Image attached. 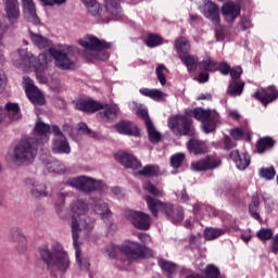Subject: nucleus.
<instances>
[{
  "mask_svg": "<svg viewBox=\"0 0 278 278\" xmlns=\"http://www.w3.org/2000/svg\"><path fill=\"white\" fill-rule=\"evenodd\" d=\"M77 48L74 46H63L62 49L56 50L55 48L50 49V62L51 58H54L55 66L62 68V71H73L77 68V59L75 52Z\"/></svg>",
  "mask_w": 278,
  "mask_h": 278,
  "instance_id": "obj_8",
  "label": "nucleus"
},
{
  "mask_svg": "<svg viewBox=\"0 0 278 278\" xmlns=\"http://www.w3.org/2000/svg\"><path fill=\"white\" fill-rule=\"evenodd\" d=\"M33 142L38 144H47L49 142V138H51V126L42 121V118L38 117L35 127L33 130Z\"/></svg>",
  "mask_w": 278,
  "mask_h": 278,
  "instance_id": "obj_12",
  "label": "nucleus"
},
{
  "mask_svg": "<svg viewBox=\"0 0 278 278\" xmlns=\"http://www.w3.org/2000/svg\"><path fill=\"white\" fill-rule=\"evenodd\" d=\"M195 121L202 123L204 134H214L216 131V125L220 123V116L214 110H205L203 108H195L191 111Z\"/></svg>",
  "mask_w": 278,
  "mask_h": 278,
  "instance_id": "obj_10",
  "label": "nucleus"
},
{
  "mask_svg": "<svg viewBox=\"0 0 278 278\" xmlns=\"http://www.w3.org/2000/svg\"><path fill=\"white\" fill-rule=\"evenodd\" d=\"M49 62H51V56H48L47 53H41L38 56V61L36 62V58L31 52H28L25 49H21L17 51L16 58L13 60L14 66L16 68H35L37 79L39 84H49Z\"/></svg>",
  "mask_w": 278,
  "mask_h": 278,
  "instance_id": "obj_1",
  "label": "nucleus"
},
{
  "mask_svg": "<svg viewBox=\"0 0 278 278\" xmlns=\"http://www.w3.org/2000/svg\"><path fill=\"white\" fill-rule=\"evenodd\" d=\"M186 159V155L184 153H176L170 156V166L173 168H179L181 164H184V160Z\"/></svg>",
  "mask_w": 278,
  "mask_h": 278,
  "instance_id": "obj_53",
  "label": "nucleus"
},
{
  "mask_svg": "<svg viewBox=\"0 0 278 278\" xmlns=\"http://www.w3.org/2000/svg\"><path fill=\"white\" fill-rule=\"evenodd\" d=\"M105 10L113 18H121L123 10L118 0H105Z\"/></svg>",
  "mask_w": 278,
  "mask_h": 278,
  "instance_id": "obj_34",
  "label": "nucleus"
},
{
  "mask_svg": "<svg viewBox=\"0 0 278 278\" xmlns=\"http://www.w3.org/2000/svg\"><path fill=\"white\" fill-rule=\"evenodd\" d=\"M155 73L161 86H166V73H168V68L164 64H160L155 68Z\"/></svg>",
  "mask_w": 278,
  "mask_h": 278,
  "instance_id": "obj_51",
  "label": "nucleus"
},
{
  "mask_svg": "<svg viewBox=\"0 0 278 278\" xmlns=\"http://www.w3.org/2000/svg\"><path fill=\"white\" fill-rule=\"evenodd\" d=\"M241 9L236 2H226L222 5V15L226 23H233L240 16Z\"/></svg>",
  "mask_w": 278,
  "mask_h": 278,
  "instance_id": "obj_20",
  "label": "nucleus"
},
{
  "mask_svg": "<svg viewBox=\"0 0 278 278\" xmlns=\"http://www.w3.org/2000/svg\"><path fill=\"white\" fill-rule=\"evenodd\" d=\"M236 147V141H233L231 139V137L229 136H225L224 137V149H226L227 151H229L230 149H233Z\"/></svg>",
  "mask_w": 278,
  "mask_h": 278,
  "instance_id": "obj_60",
  "label": "nucleus"
},
{
  "mask_svg": "<svg viewBox=\"0 0 278 278\" xmlns=\"http://www.w3.org/2000/svg\"><path fill=\"white\" fill-rule=\"evenodd\" d=\"M5 16H0V64L5 62V56L3 55V34L10 29H16L18 27V20L21 18V4L18 2H10L4 4Z\"/></svg>",
  "mask_w": 278,
  "mask_h": 278,
  "instance_id": "obj_6",
  "label": "nucleus"
},
{
  "mask_svg": "<svg viewBox=\"0 0 278 278\" xmlns=\"http://www.w3.org/2000/svg\"><path fill=\"white\" fill-rule=\"evenodd\" d=\"M39 253L48 268H54V270H59V273H66V270L71 268L68 253H66L64 247L58 242L52 243L51 249H49V247L41 248Z\"/></svg>",
  "mask_w": 278,
  "mask_h": 278,
  "instance_id": "obj_2",
  "label": "nucleus"
},
{
  "mask_svg": "<svg viewBox=\"0 0 278 278\" xmlns=\"http://www.w3.org/2000/svg\"><path fill=\"white\" fill-rule=\"evenodd\" d=\"M63 131L70 136V138H73V140H75L76 142H79V140H81V137L79 135H76V129L73 128V126H71L70 124H65L63 126Z\"/></svg>",
  "mask_w": 278,
  "mask_h": 278,
  "instance_id": "obj_56",
  "label": "nucleus"
},
{
  "mask_svg": "<svg viewBox=\"0 0 278 278\" xmlns=\"http://www.w3.org/2000/svg\"><path fill=\"white\" fill-rule=\"evenodd\" d=\"M103 104L93 100H78L76 101V110L79 112H99Z\"/></svg>",
  "mask_w": 278,
  "mask_h": 278,
  "instance_id": "obj_30",
  "label": "nucleus"
},
{
  "mask_svg": "<svg viewBox=\"0 0 278 278\" xmlns=\"http://www.w3.org/2000/svg\"><path fill=\"white\" fill-rule=\"evenodd\" d=\"M3 110L10 121H18V118H21V106L18 103L8 102Z\"/></svg>",
  "mask_w": 278,
  "mask_h": 278,
  "instance_id": "obj_33",
  "label": "nucleus"
},
{
  "mask_svg": "<svg viewBox=\"0 0 278 278\" xmlns=\"http://www.w3.org/2000/svg\"><path fill=\"white\" fill-rule=\"evenodd\" d=\"M102 112H100V116H102L103 121H115L118 116V105L113 104H102V108L100 109Z\"/></svg>",
  "mask_w": 278,
  "mask_h": 278,
  "instance_id": "obj_31",
  "label": "nucleus"
},
{
  "mask_svg": "<svg viewBox=\"0 0 278 278\" xmlns=\"http://www.w3.org/2000/svg\"><path fill=\"white\" fill-rule=\"evenodd\" d=\"M241 75H242V67L236 66L230 70L231 79H240Z\"/></svg>",
  "mask_w": 278,
  "mask_h": 278,
  "instance_id": "obj_62",
  "label": "nucleus"
},
{
  "mask_svg": "<svg viewBox=\"0 0 278 278\" xmlns=\"http://www.w3.org/2000/svg\"><path fill=\"white\" fill-rule=\"evenodd\" d=\"M148 138L151 142L157 143L160 140H162V134L159 132L157 128H155V125L153 124L152 121H147L146 125Z\"/></svg>",
  "mask_w": 278,
  "mask_h": 278,
  "instance_id": "obj_37",
  "label": "nucleus"
},
{
  "mask_svg": "<svg viewBox=\"0 0 278 278\" xmlns=\"http://www.w3.org/2000/svg\"><path fill=\"white\" fill-rule=\"evenodd\" d=\"M116 162H119L124 168H131L132 170H138L142 167V163L134 156V154L125 151H118L115 153Z\"/></svg>",
  "mask_w": 278,
  "mask_h": 278,
  "instance_id": "obj_18",
  "label": "nucleus"
},
{
  "mask_svg": "<svg viewBox=\"0 0 278 278\" xmlns=\"http://www.w3.org/2000/svg\"><path fill=\"white\" fill-rule=\"evenodd\" d=\"M230 160L235 162L238 170H247L251 165V156L247 153H240L238 150L230 152Z\"/></svg>",
  "mask_w": 278,
  "mask_h": 278,
  "instance_id": "obj_23",
  "label": "nucleus"
},
{
  "mask_svg": "<svg viewBox=\"0 0 278 278\" xmlns=\"http://www.w3.org/2000/svg\"><path fill=\"white\" fill-rule=\"evenodd\" d=\"M83 3L87 8L88 13L94 16L99 23H110V18L101 14V4L97 0H83Z\"/></svg>",
  "mask_w": 278,
  "mask_h": 278,
  "instance_id": "obj_22",
  "label": "nucleus"
},
{
  "mask_svg": "<svg viewBox=\"0 0 278 278\" xmlns=\"http://www.w3.org/2000/svg\"><path fill=\"white\" fill-rule=\"evenodd\" d=\"M204 15L210 18L215 25L220 23V15L218 14V7L213 2H207L204 7Z\"/></svg>",
  "mask_w": 278,
  "mask_h": 278,
  "instance_id": "obj_32",
  "label": "nucleus"
},
{
  "mask_svg": "<svg viewBox=\"0 0 278 278\" xmlns=\"http://www.w3.org/2000/svg\"><path fill=\"white\" fill-rule=\"evenodd\" d=\"M10 242H20V244H25L26 239L23 231L18 228H13L9 235Z\"/></svg>",
  "mask_w": 278,
  "mask_h": 278,
  "instance_id": "obj_47",
  "label": "nucleus"
},
{
  "mask_svg": "<svg viewBox=\"0 0 278 278\" xmlns=\"http://www.w3.org/2000/svg\"><path fill=\"white\" fill-rule=\"evenodd\" d=\"M126 217L136 227V229H141L147 231L151 227V216L144 212L140 211H128L126 212Z\"/></svg>",
  "mask_w": 278,
  "mask_h": 278,
  "instance_id": "obj_16",
  "label": "nucleus"
},
{
  "mask_svg": "<svg viewBox=\"0 0 278 278\" xmlns=\"http://www.w3.org/2000/svg\"><path fill=\"white\" fill-rule=\"evenodd\" d=\"M222 161L218 156H206L200 161H194L191 163V170L194 173H201L203 170H214L220 166Z\"/></svg>",
  "mask_w": 278,
  "mask_h": 278,
  "instance_id": "obj_17",
  "label": "nucleus"
},
{
  "mask_svg": "<svg viewBox=\"0 0 278 278\" xmlns=\"http://www.w3.org/2000/svg\"><path fill=\"white\" fill-rule=\"evenodd\" d=\"M25 184L27 188H29L31 197L35 199L48 197L49 192H47V185L43 182L36 180V178H27Z\"/></svg>",
  "mask_w": 278,
  "mask_h": 278,
  "instance_id": "obj_19",
  "label": "nucleus"
},
{
  "mask_svg": "<svg viewBox=\"0 0 278 278\" xmlns=\"http://www.w3.org/2000/svg\"><path fill=\"white\" fill-rule=\"evenodd\" d=\"M254 99L261 101L263 105H268V103H273L275 99L278 97V90L275 87H268L266 89L261 88L254 94Z\"/></svg>",
  "mask_w": 278,
  "mask_h": 278,
  "instance_id": "obj_21",
  "label": "nucleus"
},
{
  "mask_svg": "<svg viewBox=\"0 0 278 278\" xmlns=\"http://www.w3.org/2000/svg\"><path fill=\"white\" fill-rule=\"evenodd\" d=\"M66 186L71 188H76V190H80V192H105L108 190V185L103 182V180L94 179L88 176H78L74 178H70L66 181Z\"/></svg>",
  "mask_w": 278,
  "mask_h": 278,
  "instance_id": "obj_9",
  "label": "nucleus"
},
{
  "mask_svg": "<svg viewBox=\"0 0 278 278\" xmlns=\"http://www.w3.org/2000/svg\"><path fill=\"white\" fill-rule=\"evenodd\" d=\"M225 233H229V228H206L204 230V238L212 241L220 238V236H225Z\"/></svg>",
  "mask_w": 278,
  "mask_h": 278,
  "instance_id": "obj_38",
  "label": "nucleus"
},
{
  "mask_svg": "<svg viewBox=\"0 0 278 278\" xmlns=\"http://www.w3.org/2000/svg\"><path fill=\"white\" fill-rule=\"evenodd\" d=\"M187 148L194 153V155H201V153H205L207 151V146L203 141H199L198 139H191L187 143Z\"/></svg>",
  "mask_w": 278,
  "mask_h": 278,
  "instance_id": "obj_36",
  "label": "nucleus"
},
{
  "mask_svg": "<svg viewBox=\"0 0 278 278\" xmlns=\"http://www.w3.org/2000/svg\"><path fill=\"white\" fill-rule=\"evenodd\" d=\"M73 244L75 249L76 262L80 268V270H88L90 268V262L87 257L81 256V250L79 249V235L74 233L73 236Z\"/></svg>",
  "mask_w": 278,
  "mask_h": 278,
  "instance_id": "obj_28",
  "label": "nucleus"
},
{
  "mask_svg": "<svg viewBox=\"0 0 278 278\" xmlns=\"http://www.w3.org/2000/svg\"><path fill=\"white\" fill-rule=\"evenodd\" d=\"M28 31H29L30 40L35 45V47H38V49H49V51H51L52 49L51 47H53V42L49 38L40 34L34 33L31 31V29H29ZM43 53H46L47 55H51L50 52H43Z\"/></svg>",
  "mask_w": 278,
  "mask_h": 278,
  "instance_id": "obj_25",
  "label": "nucleus"
},
{
  "mask_svg": "<svg viewBox=\"0 0 278 278\" xmlns=\"http://www.w3.org/2000/svg\"><path fill=\"white\" fill-rule=\"evenodd\" d=\"M168 127L175 136H194L192 119L182 115H174L168 119Z\"/></svg>",
  "mask_w": 278,
  "mask_h": 278,
  "instance_id": "obj_11",
  "label": "nucleus"
},
{
  "mask_svg": "<svg viewBox=\"0 0 278 278\" xmlns=\"http://www.w3.org/2000/svg\"><path fill=\"white\" fill-rule=\"evenodd\" d=\"M55 210L60 218H68V210L64 207V197H61V202L55 204Z\"/></svg>",
  "mask_w": 278,
  "mask_h": 278,
  "instance_id": "obj_57",
  "label": "nucleus"
},
{
  "mask_svg": "<svg viewBox=\"0 0 278 278\" xmlns=\"http://www.w3.org/2000/svg\"><path fill=\"white\" fill-rule=\"evenodd\" d=\"M22 1L24 7V14L27 21H29V23H33L34 25H40V18L36 13V4L34 3V0H22Z\"/></svg>",
  "mask_w": 278,
  "mask_h": 278,
  "instance_id": "obj_27",
  "label": "nucleus"
},
{
  "mask_svg": "<svg viewBox=\"0 0 278 278\" xmlns=\"http://www.w3.org/2000/svg\"><path fill=\"white\" fill-rule=\"evenodd\" d=\"M139 175H143V177H157L160 175V167L157 165H147L139 170Z\"/></svg>",
  "mask_w": 278,
  "mask_h": 278,
  "instance_id": "obj_48",
  "label": "nucleus"
},
{
  "mask_svg": "<svg viewBox=\"0 0 278 278\" xmlns=\"http://www.w3.org/2000/svg\"><path fill=\"white\" fill-rule=\"evenodd\" d=\"M143 189L148 190L150 192V194H153V197H163L164 192L160 189H157V187H155L153 184L151 182H144L143 184Z\"/></svg>",
  "mask_w": 278,
  "mask_h": 278,
  "instance_id": "obj_55",
  "label": "nucleus"
},
{
  "mask_svg": "<svg viewBox=\"0 0 278 278\" xmlns=\"http://www.w3.org/2000/svg\"><path fill=\"white\" fill-rule=\"evenodd\" d=\"M179 58L189 72L197 71L199 58L191 54H180Z\"/></svg>",
  "mask_w": 278,
  "mask_h": 278,
  "instance_id": "obj_39",
  "label": "nucleus"
},
{
  "mask_svg": "<svg viewBox=\"0 0 278 278\" xmlns=\"http://www.w3.org/2000/svg\"><path fill=\"white\" fill-rule=\"evenodd\" d=\"M258 207H260V199L253 198L249 206V210H250L251 216L254 217L255 220H260V213L257 212Z\"/></svg>",
  "mask_w": 278,
  "mask_h": 278,
  "instance_id": "obj_52",
  "label": "nucleus"
},
{
  "mask_svg": "<svg viewBox=\"0 0 278 278\" xmlns=\"http://www.w3.org/2000/svg\"><path fill=\"white\" fill-rule=\"evenodd\" d=\"M144 199L152 216H155V218H157V212H163L174 225L184 220V208L181 206L175 207L170 203H164L150 195H146Z\"/></svg>",
  "mask_w": 278,
  "mask_h": 278,
  "instance_id": "obj_7",
  "label": "nucleus"
},
{
  "mask_svg": "<svg viewBox=\"0 0 278 278\" xmlns=\"http://www.w3.org/2000/svg\"><path fill=\"white\" fill-rule=\"evenodd\" d=\"M217 70L220 71L222 75H228L231 73V66H229V64H227V63L218 64Z\"/></svg>",
  "mask_w": 278,
  "mask_h": 278,
  "instance_id": "obj_63",
  "label": "nucleus"
},
{
  "mask_svg": "<svg viewBox=\"0 0 278 278\" xmlns=\"http://www.w3.org/2000/svg\"><path fill=\"white\" fill-rule=\"evenodd\" d=\"M122 253H125L128 257L132 260H138V257H147L149 255H153L149 248L141 245L136 241H126L122 244Z\"/></svg>",
  "mask_w": 278,
  "mask_h": 278,
  "instance_id": "obj_15",
  "label": "nucleus"
},
{
  "mask_svg": "<svg viewBox=\"0 0 278 278\" xmlns=\"http://www.w3.org/2000/svg\"><path fill=\"white\" fill-rule=\"evenodd\" d=\"M52 132L54 135L51 146L53 153L68 155V153H71V144H68V140L64 137L60 127L58 125H53Z\"/></svg>",
  "mask_w": 278,
  "mask_h": 278,
  "instance_id": "obj_14",
  "label": "nucleus"
},
{
  "mask_svg": "<svg viewBox=\"0 0 278 278\" xmlns=\"http://www.w3.org/2000/svg\"><path fill=\"white\" fill-rule=\"evenodd\" d=\"M41 160L48 173H56V175H62L63 173H66V166H64V164H62L60 161H55L51 156Z\"/></svg>",
  "mask_w": 278,
  "mask_h": 278,
  "instance_id": "obj_29",
  "label": "nucleus"
},
{
  "mask_svg": "<svg viewBox=\"0 0 278 278\" xmlns=\"http://www.w3.org/2000/svg\"><path fill=\"white\" fill-rule=\"evenodd\" d=\"M81 134L85 136H90V138H99V135L90 130V128H88V125H86V123H79L77 125L76 136H79L81 138Z\"/></svg>",
  "mask_w": 278,
  "mask_h": 278,
  "instance_id": "obj_46",
  "label": "nucleus"
},
{
  "mask_svg": "<svg viewBox=\"0 0 278 278\" xmlns=\"http://www.w3.org/2000/svg\"><path fill=\"white\" fill-rule=\"evenodd\" d=\"M193 214L195 216H203L205 214H208V216H216V211L211 213L207 211V206H205V204L197 203L193 205Z\"/></svg>",
  "mask_w": 278,
  "mask_h": 278,
  "instance_id": "obj_50",
  "label": "nucleus"
},
{
  "mask_svg": "<svg viewBox=\"0 0 278 278\" xmlns=\"http://www.w3.org/2000/svg\"><path fill=\"white\" fill-rule=\"evenodd\" d=\"M271 252L275 253V254L278 253V235H276V236L273 238Z\"/></svg>",
  "mask_w": 278,
  "mask_h": 278,
  "instance_id": "obj_64",
  "label": "nucleus"
},
{
  "mask_svg": "<svg viewBox=\"0 0 278 278\" xmlns=\"http://www.w3.org/2000/svg\"><path fill=\"white\" fill-rule=\"evenodd\" d=\"M146 45L151 49L160 47V45H162V37H160L159 35H149Z\"/></svg>",
  "mask_w": 278,
  "mask_h": 278,
  "instance_id": "obj_54",
  "label": "nucleus"
},
{
  "mask_svg": "<svg viewBox=\"0 0 278 278\" xmlns=\"http://www.w3.org/2000/svg\"><path fill=\"white\" fill-rule=\"evenodd\" d=\"M92 208L94 213L99 214L100 218H102L104 223L112 218V211L110 210L108 203H105L103 200H93Z\"/></svg>",
  "mask_w": 278,
  "mask_h": 278,
  "instance_id": "obj_26",
  "label": "nucleus"
},
{
  "mask_svg": "<svg viewBox=\"0 0 278 278\" xmlns=\"http://www.w3.org/2000/svg\"><path fill=\"white\" fill-rule=\"evenodd\" d=\"M38 154V144L31 139H23L11 153L8 154L7 161L13 166H27L34 163Z\"/></svg>",
  "mask_w": 278,
  "mask_h": 278,
  "instance_id": "obj_4",
  "label": "nucleus"
},
{
  "mask_svg": "<svg viewBox=\"0 0 278 278\" xmlns=\"http://www.w3.org/2000/svg\"><path fill=\"white\" fill-rule=\"evenodd\" d=\"M242 90H244V81H230L228 87V94L231 97H240V94H242Z\"/></svg>",
  "mask_w": 278,
  "mask_h": 278,
  "instance_id": "obj_43",
  "label": "nucleus"
},
{
  "mask_svg": "<svg viewBox=\"0 0 278 278\" xmlns=\"http://www.w3.org/2000/svg\"><path fill=\"white\" fill-rule=\"evenodd\" d=\"M90 207L83 200H75L70 205V212L72 213V237L75 233L79 235V231H92L94 229V219H86Z\"/></svg>",
  "mask_w": 278,
  "mask_h": 278,
  "instance_id": "obj_5",
  "label": "nucleus"
},
{
  "mask_svg": "<svg viewBox=\"0 0 278 278\" xmlns=\"http://www.w3.org/2000/svg\"><path fill=\"white\" fill-rule=\"evenodd\" d=\"M140 94L143 97H149L150 99H153L154 101H164L168 94L164 93L163 91H160V89H149V88H141L139 90Z\"/></svg>",
  "mask_w": 278,
  "mask_h": 278,
  "instance_id": "obj_35",
  "label": "nucleus"
},
{
  "mask_svg": "<svg viewBox=\"0 0 278 278\" xmlns=\"http://www.w3.org/2000/svg\"><path fill=\"white\" fill-rule=\"evenodd\" d=\"M135 114H137V116H140V118H142L144 121V125H147L148 121H151V118H149V111L146 108H143L142 105H139L135 110Z\"/></svg>",
  "mask_w": 278,
  "mask_h": 278,
  "instance_id": "obj_59",
  "label": "nucleus"
},
{
  "mask_svg": "<svg viewBox=\"0 0 278 278\" xmlns=\"http://www.w3.org/2000/svg\"><path fill=\"white\" fill-rule=\"evenodd\" d=\"M275 147V140L270 137H263L256 143L257 153H265L268 149H273Z\"/></svg>",
  "mask_w": 278,
  "mask_h": 278,
  "instance_id": "obj_42",
  "label": "nucleus"
},
{
  "mask_svg": "<svg viewBox=\"0 0 278 278\" xmlns=\"http://www.w3.org/2000/svg\"><path fill=\"white\" fill-rule=\"evenodd\" d=\"M230 136L233 138V140H242V136H244V131L240 128H232L230 130Z\"/></svg>",
  "mask_w": 278,
  "mask_h": 278,
  "instance_id": "obj_61",
  "label": "nucleus"
},
{
  "mask_svg": "<svg viewBox=\"0 0 278 278\" xmlns=\"http://www.w3.org/2000/svg\"><path fill=\"white\" fill-rule=\"evenodd\" d=\"M175 49L178 55H187L190 51V42L185 37H179L175 41Z\"/></svg>",
  "mask_w": 278,
  "mask_h": 278,
  "instance_id": "obj_41",
  "label": "nucleus"
},
{
  "mask_svg": "<svg viewBox=\"0 0 278 278\" xmlns=\"http://www.w3.org/2000/svg\"><path fill=\"white\" fill-rule=\"evenodd\" d=\"M256 236L260 240L266 242L267 240H270L273 238V230L268 228H262L257 231Z\"/></svg>",
  "mask_w": 278,
  "mask_h": 278,
  "instance_id": "obj_58",
  "label": "nucleus"
},
{
  "mask_svg": "<svg viewBox=\"0 0 278 278\" xmlns=\"http://www.w3.org/2000/svg\"><path fill=\"white\" fill-rule=\"evenodd\" d=\"M104 252L110 257V260H116V257H118V253H123V245L111 243L105 247Z\"/></svg>",
  "mask_w": 278,
  "mask_h": 278,
  "instance_id": "obj_45",
  "label": "nucleus"
},
{
  "mask_svg": "<svg viewBox=\"0 0 278 278\" xmlns=\"http://www.w3.org/2000/svg\"><path fill=\"white\" fill-rule=\"evenodd\" d=\"M159 266L167 277H173L177 273V265L164 258L159 260Z\"/></svg>",
  "mask_w": 278,
  "mask_h": 278,
  "instance_id": "obj_40",
  "label": "nucleus"
},
{
  "mask_svg": "<svg viewBox=\"0 0 278 278\" xmlns=\"http://www.w3.org/2000/svg\"><path fill=\"white\" fill-rule=\"evenodd\" d=\"M80 47H84L83 58L88 62H105L110 54L104 49H110L112 43H108L92 35H87L78 40Z\"/></svg>",
  "mask_w": 278,
  "mask_h": 278,
  "instance_id": "obj_3",
  "label": "nucleus"
},
{
  "mask_svg": "<svg viewBox=\"0 0 278 278\" xmlns=\"http://www.w3.org/2000/svg\"><path fill=\"white\" fill-rule=\"evenodd\" d=\"M115 129L118 134H123L124 136L140 138V129L131 122H119L115 125Z\"/></svg>",
  "mask_w": 278,
  "mask_h": 278,
  "instance_id": "obj_24",
  "label": "nucleus"
},
{
  "mask_svg": "<svg viewBox=\"0 0 278 278\" xmlns=\"http://www.w3.org/2000/svg\"><path fill=\"white\" fill-rule=\"evenodd\" d=\"M260 177L262 179H265L266 181H271V179H275V175H277V172H275V167H263L260 169L258 173Z\"/></svg>",
  "mask_w": 278,
  "mask_h": 278,
  "instance_id": "obj_49",
  "label": "nucleus"
},
{
  "mask_svg": "<svg viewBox=\"0 0 278 278\" xmlns=\"http://www.w3.org/2000/svg\"><path fill=\"white\" fill-rule=\"evenodd\" d=\"M199 68H201V71L214 73V71H218V63H216L214 59L207 56L199 63Z\"/></svg>",
  "mask_w": 278,
  "mask_h": 278,
  "instance_id": "obj_44",
  "label": "nucleus"
},
{
  "mask_svg": "<svg viewBox=\"0 0 278 278\" xmlns=\"http://www.w3.org/2000/svg\"><path fill=\"white\" fill-rule=\"evenodd\" d=\"M23 87L27 98L30 102H33L34 105H45V103H47L42 91H40V89L34 85V80H31V78L28 76L23 77Z\"/></svg>",
  "mask_w": 278,
  "mask_h": 278,
  "instance_id": "obj_13",
  "label": "nucleus"
}]
</instances>
